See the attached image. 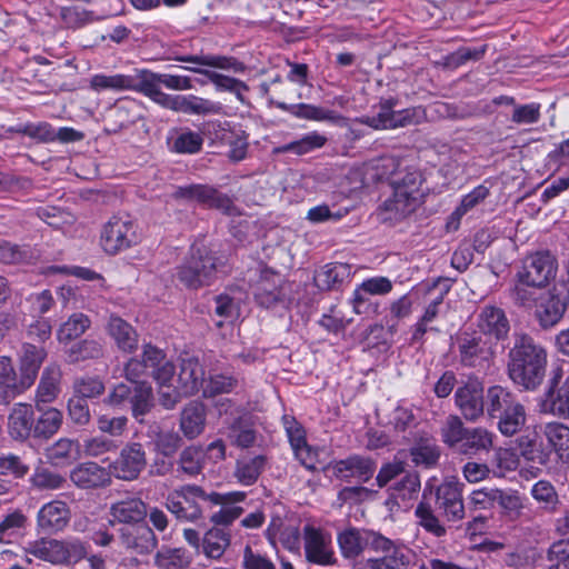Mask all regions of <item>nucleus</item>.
I'll return each mask as SVG.
<instances>
[{"mask_svg": "<svg viewBox=\"0 0 569 569\" xmlns=\"http://www.w3.org/2000/svg\"><path fill=\"white\" fill-rule=\"evenodd\" d=\"M546 368V349L530 335L515 332L507 362V372L512 382L527 391L536 390L545 379Z\"/></svg>", "mask_w": 569, "mask_h": 569, "instance_id": "obj_1", "label": "nucleus"}, {"mask_svg": "<svg viewBox=\"0 0 569 569\" xmlns=\"http://www.w3.org/2000/svg\"><path fill=\"white\" fill-rule=\"evenodd\" d=\"M422 184L423 180H390L392 196L380 208V220L392 226L415 212L426 196Z\"/></svg>", "mask_w": 569, "mask_h": 569, "instance_id": "obj_2", "label": "nucleus"}, {"mask_svg": "<svg viewBox=\"0 0 569 569\" xmlns=\"http://www.w3.org/2000/svg\"><path fill=\"white\" fill-rule=\"evenodd\" d=\"M174 375V366L163 350L146 343L140 358H131L124 366L127 380L138 383L141 378L151 376L157 383L170 382Z\"/></svg>", "mask_w": 569, "mask_h": 569, "instance_id": "obj_3", "label": "nucleus"}, {"mask_svg": "<svg viewBox=\"0 0 569 569\" xmlns=\"http://www.w3.org/2000/svg\"><path fill=\"white\" fill-rule=\"evenodd\" d=\"M217 273V258L206 246H192L189 257L178 268V279L190 289L209 286Z\"/></svg>", "mask_w": 569, "mask_h": 569, "instance_id": "obj_4", "label": "nucleus"}, {"mask_svg": "<svg viewBox=\"0 0 569 569\" xmlns=\"http://www.w3.org/2000/svg\"><path fill=\"white\" fill-rule=\"evenodd\" d=\"M396 104L397 100L393 98L381 100L376 116H362L358 122L375 130H387L418 124L425 118V110L421 107L395 111Z\"/></svg>", "mask_w": 569, "mask_h": 569, "instance_id": "obj_5", "label": "nucleus"}, {"mask_svg": "<svg viewBox=\"0 0 569 569\" xmlns=\"http://www.w3.org/2000/svg\"><path fill=\"white\" fill-rule=\"evenodd\" d=\"M27 552L53 565L78 562L87 557V548L78 539H41L30 543Z\"/></svg>", "mask_w": 569, "mask_h": 569, "instance_id": "obj_6", "label": "nucleus"}, {"mask_svg": "<svg viewBox=\"0 0 569 569\" xmlns=\"http://www.w3.org/2000/svg\"><path fill=\"white\" fill-rule=\"evenodd\" d=\"M459 361L463 367L478 371L488 370L493 362L495 351L480 333H462L458 338Z\"/></svg>", "mask_w": 569, "mask_h": 569, "instance_id": "obj_7", "label": "nucleus"}, {"mask_svg": "<svg viewBox=\"0 0 569 569\" xmlns=\"http://www.w3.org/2000/svg\"><path fill=\"white\" fill-rule=\"evenodd\" d=\"M557 259L549 251H537L529 254L518 272V279L528 287H545L556 278Z\"/></svg>", "mask_w": 569, "mask_h": 569, "instance_id": "obj_8", "label": "nucleus"}, {"mask_svg": "<svg viewBox=\"0 0 569 569\" xmlns=\"http://www.w3.org/2000/svg\"><path fill=\"white\" fill-rule=\"evenodd\" d=\"M147 465L144 446L130 441L121 448L118 457L109 465V470L117 479L133 481L140 477Z\"/></svg>", "mask_w": 569, "mask_h": 569, "instance_id": "obj_9", "label": "nucleus"}, {"mask_svg": "<svg viewBox=\"0 0 569 569\" xmlns=\"http://www.w3.org/2000/svg\"><path fill=\"white\" fill-rule=\"evenodd\" d=\"M372 550L381 557L369 558V569H407L411 562L410 550L379 533L372 538Z\"/></svg>", "mask_w": 569, "mask_h": 569, "instance_id": "obj_10", "label": "nucleus"}, {"mask_svg": "<svg viewBox=\"0 0 569 569\" xmlns=\"http://www.w3.org/2000/svg\"><path fill=\"white\" fill-rule=\"evenodd\" d=\"M139 240L137 227L132 220L122 217H112L101 233V246L109 254L126 250Z\"/></svg>", "mask_w": 569, "mask_h": 569, "instance_id": "obj_11", "label": "nucleus"}, {"mask_svg": "<svg viewBox=\"0 0 569 569\" xmlns=\"http://www.w3.org/2000/svg\"><path fill=\"white\" fill-rule=\"evenodd\" d=\"M569 305V293L556 289L537 297L533 317L540 328L547 330L557 326L563 318Z\"/></svg>", "mask_w": 569, "mask_h": 569, "instance_id": "obj_12", "label": "nucleus"}, {"mask_svg": "<svg viewBox=\"0 0 569 569\" xmlns=\"http://www.w3.org/2000/svg\"><path fill=\"white\" fill-rule=\"evenodd\" d=\"M456 406L462 417L470 422L483 416V383L475 376H469L455 392Z\"/></svg>", "mask_w": 569, "mask_h": 569, "instance_id": "obj_13", "label": "nucleus"}, {"mask_svg": "<svg viewBox=\"0 0 569 569\" xmlns=\"http://www.w3.org/2000/svg\"><path fill=\"white\" fill-rule=\"evenodd\" d=\"M462 485L458 481H443L436 489V506L443 519L449 522L460 521L465 517Z\"/></svg>", "mask_w": 569, "mask_h": 569, "instance_id": "obj_14", "label": "nucleus"}, {"mask_svg": "<svg viewBox=\"0 0 569 569\" xmlns=\"http://www.w3.org/2000/svg\"><path fill=\"white\" fill-rule=\"evenodd\" d=\"M177 498L182 499L186 521L194 522L203 517V511L209 503H219L223 497L219 492L206 493L196 485H184L177 489Z\"/></svg>", "mask_w": 569, "mask_h": 569, "instance_id": "obj_15", "label": "nucleus"}, {"mask_svg": "<svg viewBox=\"0 0 569 569\" xmlns=\"http://www.w3.org/2000/svg\"><path fill=\"white\" fill-rule=\"evenodd\" d=\"M173 197L186 201H197L208 207L217 208L227 214H232L233 211L232 201L208 184L192 183L180 187L176 190Z\"/></svg>", "mask_w": 569, "mask_h": 569, "instance_id": "obj_16", "label": "nucleus"}, {"mask_svg": "<svg viewBox=\"0 0 569 569\" xmlns=\"http://www.w3.org/2000/svg\"><path fill=\"white\" fill-rule=\"evenodd\" d=\"M477 327L480 333L495 338L497 341L507 340L511 329L505 310L493 305L480 308L477 315Z\"/></svg>", "mask_w": 569, "mask_h": 569, "instance_id": "obj_17", "label": "nucleus"}, {"mask_svg": "<svg viewBox=\"0 0 569 569\" xmlns=\"http://www.w3.org/2000/svg\"><path fill=\"white\" fill-rule=\"evenodd\" d=\"M119 539L121 545L138 555H149L156 550L158 539L146 522L123 526L119 530Z\"/></svg>", "mask_w": 569, "mask_h": 569, "instance_id": "obj_18", "label": "nucleus"}, {"mask_svg": "<svg viewBox=\"0 0 569 569\" xmlns=\"http://www.w3.org/2000/svg\"><path fill=\"white\" fill-rule=\"evenodd\" d=\"M32 385L23 373L17 375L10 358H0V406H8Z\"/></svg>", "mask_w": 569, "mask_h": 569, "instance_id": "obj_19", "label": "nucleus"}, {"mask_svg": "<svg viewBox=\"0 0 569 569\" xmlns=\"http://www.w3.org/2000/svg\"><path fill=\"white\" fill-rule=\"evenodd\" d=\"M71 482L79 489L92 490L111 483V473L93 461L78 463L70 471Z\"/></svg>", "mask_w": 569, "mask_h": 569, "instance_id": "obj_20", "label": "nucleus"}, {"mask_svg": "<svg viewBox=\"0 0 569 569\" xmlns=\"http://www.w3.org/2000/svg\"><path fill=\"white\" fill-rule=\"evenodd\" d=\"M71 517V511L67 502L62 500H52L44 503L37 515L38 528L43 532H58L63 530Z\"/></svg>", "mask_w": 569, "mask_h": 569, "instance_id": "obj_21", "label": "nucleus"}, {"mask_svg": "<svg viewBox=\"0 0 569 569\" xmlns=\"http://www.w3.org/2000/svg\"><path fill=\"white\" fill-rule=\"evenodd\" d=\"M133 86L134 88H131V91L142 93L163 108H170L174 96L162 92L161 86L163 83L160 81V73L146 69L141 70L136 77L133 76Z\"/></svg>", "mask_w": 569, "mask_h": 569, "instance_id": "obj_22", "label": "nucleus"}, {"mask_svg": "<svg viewBox=\"0 0 569 569\" xmlns=\"http://www.w3.org/2000/svg\"><path fill=\"white\" fill-rule=\"evenodd\" d=\"M376 463L368 457L359 455L350 456L339 460L333 465V473L340 479L357 478L361 482H367L375 472Z\"/></svg>", "mask_w": 569, "mask_h": 569, "instance_id": "obj_23", "label": "nucleus"}, {"mask_svg": "<svg viewBox=\"0 0 569 569\" xmlns=\"http://www.w3.org/2000/svg\"><path fill=\"white\" fill-rule=\"evenodd\" d=\"M495 438L485 427H468L457 452L469 457L488 453L495 446Z\"/></svg>", "mask_w": 569, "mask_h": 569, "instance_id": "obj_24", "label": "nucleus"}, {"mask_svg": "<svg viewBox=\"0 0 569 569\" xmlns=\"http://www.w3.org/2000/svg\"><path fill=\"white\" fill-rule=\"evenodd\" d=\"M34 415L31 405L16 403L8 417V432L13 440L33 437Z\"/></svg>", "mask_w": 569, "mask_h": 569, "instance_id": "obj_25", "label": "nucleus"}, {"mask_svg": "<svg viewBox=\"0 0 569 569\" xmlns=\"http://www.w3.org/2000/svg\"><path fill=\"white\" fill-rule=\"evenodd\" d=\"M379 532L349 528L338 533L337 540L341 553L347 559H355L362 553L366 547L372 549V538Z\"/></svg>", "mask_w": 569, "mask_h": 569, "instance_id": "obj_26", "label": "nucleus"}, {"mask_svg": "<svg viewBox=\"0 0 569 569\" xmlns=\"http://www.w3.org/2000/svg\"><path fill=\"white\" fill-rule=\"evenodd\" d=\"M520 456L527 461L539 466H546L550 460L551 449L542 443L536 430L527 429L516 440Z\"/></svg>", "mask_w": 569, "mask_h": 569, "instance_id": "obj_27", "label": "nucleus"}, {"mask_svg": "<svg viewBox=\"0 0 569 569\" xmlns=\"http://www.w3.org/2000/svg\"><path fill=\"white\" fill-rule=\"evenodd\" d=\"M280 282L281 278L279 274L270 271L262 272L254 289L257 302L264 308H271L277 303L284 302L286 292Z\"/></svg>", "mask_w": 569, "mask_h": 569, "instance_id": "obj_28", "label": "nucleus"}, {"mask_svg": "<svg viewBox=\"0 0 569 569\" xmlns=\"http://www.w3.org/2000/svg\"><path fill=\"white\" fill-rule=\"evenodd\" d=\"M305 552L310 562L318 565H332L336 559L333 552L328 549L322 532L312 526L303 528Z\"/></svg>", "mask_w": 569, "mask_h": 569, "instance_id": "obj_29", "label": "nucleus"}, {"mask_svg": "<svg viewBox=\"0 0 569 569\" xmlns=\"http://www.w3.org/2000/svg\"><path fill=\"white\" fill-rule=\"evenodd\" d=\"M110 511L117 521L131 526L143 523L148 506L140 498H128L112 503Z\"/></svg>", "mask_w": 569, "mask_h": 569, "instance_id": "obj_30", "label": "nucleus"}, {"mask_svg": "<svg viewBox=\"0 0 569 569\" xmlns=\"http://www.w3.org/2000/svg\"><path fill=\"white\" fill-rule=\"evenodd\" d=\"M204 370L196 358L182 359L177 378V386L189 397L199 391L203 383Z\"/></svg>", "mask_w": 569, "mask_h": 569, "instance_id": "obj_31", "label": "nucleus"}, {"mask_svg": "<svg viewBox=\"0 0 569 569\" xmlns=\"http://www.w3.org/2000/svg\"><path fill=\"white\" fill-rule=\"evenodd\" d=\"M351 266L342 262L327 263L315 274V283L321 290L338 289L351 277Z\"/></svg>", "mask_w": 569, "mask_h": 569, "instance_id": "obj_32", "label": "nucleus"}, {"mask_svg": "<svg viewBox=\"0 0 569 569\" xmlns=\"http://www.w3.org/2000/svg\"><path fill=\"white\" fill-rule=\"evenodd\" d=\"M169 109L187 114L206 116L219 113L221 104L193 94L174 96Z\"/></svg>", "mask_w": 569, "mask_h": 569, "instance_id": "obj_33", "label": "nucleus"}, {"mask_svg": "<svg viewBox=\"0 0 569 569\" xmlns=\"http://www.w3.org/2000/svg\"><path fill=\"white\" fill-rule=\"evenodd\" d=\"M107 330L120 350L129 353L137 350L138 335L129 322L112 315L108 320Z\"/></svg>", "mask_w": 569, "mask_h": 569, "instance_id": "obj_34", "label": "nucleus"}, {"mask_svg": "<svg viewBox=\"0 0 569 569\" xmlns=\"http://www.w3.org/2000/svg\"><path fill=\"white\" fill-rule=\"evenodd\" d=\"M223 497V501L219 503H209V506H220V510L212 512L209 519L217 526H229L243 512L241 507L234 506L237 502H241L246 498V493L242 491H232L228 493H220Z\"/></svg>", "mask_w": 569, "mask_h": 569, "instance_id": "obj_35", "label": "nucleus"}, {"mask_svg": "<svg viewBox=\"0 0 569 569\" xmlns=\"http://www.w3.org/2000/svg\"><path fill=\"white\" fill-rule=\"evenodd\" d=\"M206 426L204 406L198 401L188 403L180 415V429L186 438L192 440L200 436Z\"/></svg>", "mask_w": 569, "mask_h": 569, "instance_id": "obj_36", "label": "nucleus"}, {"mask_svg": "<svg viewBox=\"0 0 569 569\" xmlns=\"http://www.w3.org/2000/svg\"><path fill=\"white\" fill-rule=\"evenodd\" d=\"M542 411L569 419V376L558 388H551L542 403Z\"/></svg>", "mask_w": 569, "mask_h": 569, "instance_id": "obj_37", "label": "nucleus"}, {"mask_svg": "<svg viewBox=\"0 0 569 569\" xmlns=\"http://www.w3.org/2000/svg\"><path fill=\"white\" fill-rule=\"evenodd\" d=\"M40 416L34 419L33 438L49 439L60 429L62 425V412L56 408H42L37 406Z\"/></svg>", "mask_w": 569, "mask_h": 569, "instance_id": "obj_38", "label": "nucleus"}, {"mask_svg": "<svg viewBox=\"0 0 569 569\" xmlns=\"http://www.w3.org/2000/svg\"><path fill=\"white\" fill-rule=\"evenodd\" d=\"M519 402L516 395L502 386H492L487 390V412L490 418H498Z\"/></svg>", "mask_w": 569, "mask_h": 569, "instance_id": "obj_39", "label": "nucleus"}, {"mask_svg": "<svg viewBox=\"0 0 569 569\" xmlns=\"http://www.w3.org/2000/svg\"><path fill=\"white\" fill-rule=\"evenodd\" d=\"M173 60L179 62H188L196 66L211 67L224 70H233L234 72L244 71V64L233 57L204 54V56H176Z\"/></svg>", "mask_w": 569, "mask_h": 569, "instance_id": "obj_40", "label": "nucleus"}, {"mask_svg": "<svg viewBox=\"0 0 569 569\" xmlns=\"http://www.w3.org/2000/svg\"><path fill=\"white\" fill-rule=\"evenodd\" d=\"M276 107L282 111L306 120L315 121H335L338 119L333 110L325 109L308 103L288 104L286 102H276Z\"/></svg>", "mask_w": 569, "mask_h": 569, "instance_id": "obj_41", "label": "nucleus"}, {"mask_svg": "<svg viewBox=\"0 0 569 569\" xmlns=\"http://www.w3.org/2000/svg\"><path fill=\"white\" fill-rule=\"evenodd\" d=\"M426 491L427 490L425 489L422 499L415 509L417 523L435 537H443L447 532L446 527L441 523L440 518L436 515L433 507L427 500Z\"/></svg>", "mask_w": 569, "mask_h": 569, "instance_id": "obj_42", "label": "nucleus"}, {"mask_svg": "<svg viewBox=\"0 0 569 569\" xmlns=\"http://www.w3.org/2000/svg\"><path fill=\"white\" fill-rule=\"evenodd\" d=\"M409 455L416 466L429 469L438 465L441 451L433 439L421 438L409 449Z\"/></svg>", "mask_w": 569, "mask_h": 569, "instance_id": "obj_43", "label": "nucleus"}, {"mask_svg": "<svg viewBox=\"0 0 569 569\" xmlns=\"http://www.w3.org/2000/svg\"><path fill=\"white\" fill-rule=\"evenodd\" d=\"M283 426L290 445L301 463L308 469H315V466L307 461V457L310 455V448L307 445L302 427L295 420V418L288 416L283 417Z\"/></svg>", "mask_w": 569, "mask_h": 569, "instance_id": "obj_44", "label": "nucleus"}, {"mask_svg": "<svg viewBox=\"0 0 569 569\" xmlns=\"http://www.w3.org/2000/svg\"><path fill=\"white\" fill-rule=\"evenodd\" d=\"M103 357V346L94 339H83L66 350L68 363H79L87 360H97Z\"/></svg>", "mask_w": 569, "mask_h": 569, "instance_id": "obj_45", "label": "nucleus"}, {"mask_svg": "<svg viewBox=\"0 0 569 569\" xmlns=\"http://www.w3.org/2000/svg\"><path fill=\"white\" fill-rule=\"evenodd\" d=\"M230 542V535L224 529L213 527L202 538V552L206 557L218 560L223 556Z\"/></svg>", "mask_w": 569, "mask_h": 569, "instance_id": "obj_46", "label": "nucleus"}, {"mask_svg": "<svg viewBox=\"0 0 569 569\" xmlns=\"http://www.w3.org/2000/svg\"><path fill=\"white\" fill-rule=\"evenodd\" d=\"M189 71L207 77L216 86L217 90L232 92L241 101L243 100L242 92L249 89L244 82L216 71L202 68H189Z\"/></svg>", "mask_w": 569, "mask_h": 569, "instance_id": "obj_47", "label": "nucleus"}, {"mask_svg": "<svg viewBox=\"0 0 569 569\" xmlns=\"http://www.w3.org/2000/svg\"><path fill=\"white\" fill-rule=\"evenodd\" d=\"M328 141L327 137L317 131L305 134L301 139L286 143L274 149L276 152H291L298 156L307 154L313 150L322 148Z\"/></svg>", "mask_w": 569, "mask_h": 569, "instance_id": "obj_48", "label": "nucleus"}, {"mask_svg": "<svg viewBox=\"0 0 569 569\" xmlns=\"http://www.w3.org/2000/svg\"><path fill=\"white\" fill-rule=\"evenodd\" d=\"M46 351L42 347L26 342L22 346L20 371L33 383L39 368L46 358Z\"/></svg>", "mask_w": 569, "mask_h": 569, "instance_id": "obj_49", "label": "nucleus"}, {"mask_svg": "<svg viewBox=\"0 0 569 569\" xmlns=\"http://www.w3.org/2000/svg\"><path fill=\"white\" fill-rule=\"evenodd\" d=\"M498 429L506 436L511 437L521 431L527 421V413L523 405L519 402L511 407L509 411L503 412L498 418Z\"/></svg>", "mask_w": 569, "mask_h": 569, "instance_id": "obj_50", "label": "nucleus"}, {"mask_svg": "<svg viewBox=\"0 0 569 569\" xmlns=\"http://www.w3.org/2000/svg\"><path fill=\"white\" fill-rule=\"evenodd\" d=\"M91 321L84 313L78 312L71 315L67 321L61 323L57 330L59 342L67 343L83 335L90 327Z\"/></svg>", "mask_w": 569, "mask_h": 569, "instance_id": "obj_51", "label": "nucleus"}, {"mask_svg": "<svg viewBox=\"0 0 569 569\" xmlns=\"http://www.w3.org/2000/svg\"><path fill=\"white\" fill-rule=\"evenodd\" d=\"M267 458L262 455L238 460L236 477L244 486L253 485L266 467Z\"/></svg>", "mask_w": 569, "mask_h": 569, "instance_id": "obj_52", "label": "nucleus"}, {"mask_svg": "<svg viewBox=\"0 0 569 569\" xmlns=\"http://www.w3.org/2000/svg\"><path fill=\"white\" fill-rule=\"evenodd\" d=\"M152 443L157 453L172 458L182 447L183 439L178 431L160 429L154 432Z\"/></svg>", "mask_w": 569, "mask_h": 569, "instance_id": "obj_53", "label": "nucleus"}, {"mask_svg": "<svg viewBox=\"0 0 569 569\" xmlns=\"http://www.w3.org/2000/svg\"><path fill=\"white\" fill-rule=\"evenodd\" d=\"M228 437L232 445L240 448H249L256 441V431L250 418L239 417L229 427Z\"/></svg>", "mask_w": 569, "mask_h": 569, "instance_id": "obj_54", "label": "nucleus"}, {"mask_svg": "<svg viewBox=\"0 0 569 569\" xmlns=\"http://www.w3.org/2000/svg\"><path fill=\"white\" fill-rule=\"evenodd\" d=\"M90 87L94 91L113 90L123 91L131 90L133 86V76L130 74H94L90 80Z\"/></svg>", "mask_w": 569, "mask_h": 569, "instance_id": "obj_55", "label": "nucleus"}, {"mask_svg": "<svg viewBox=\"0 0 569 569\" xmlns=\"http://www.w3.org/2000/svg\"><path fill=\"white\" fill-rule=\"evenodd\" d=\"M204 453L196 446L186 447L177 460L178 469L189 477L201 473L203 469Z\"/></svg>", "mask_w": 569, "mask_h": 569, "instance_id": "obj_56", "label": "nucleus"}, {"mask_svg": "<svg viewBox=\"0 0 569 569\" xmlns=\"http://www.w3.org/2000/svg\"><path fill=\"white\" fill-rule=\"evenodd\" d=\"M60 372L57 367H48L44 369L37 390V405L48 403L56 399L58 395V382Z\"/></svg>", "mask_w": 569, "mask_h": 569, "instance_id": "obj_57", "label": "nucleus"}, {"mask_svg": "<svg viewBox=\"0 0 569 569\" xmlns=\"http://www.w3.org/2000/svg\"><path fill=\"white\" fill-rule=\"evenodd\" d=\"M466 427L460 417L449 415L440 428V436L445 445L457 451L465 436Z\"/></svg>", "mask_w": 569, "mask_h": 569, "instance_id": "obj_58", "label": "nucleus"}, {"mask_svg": "<svg viewBox=\"0 0 569 569\" xmlns=\"http://www.w3.org/2000/svg\"><path fill=\"white\" fill-rule=\"evenodd\" d=\"M543 436L552 451H565L569 449V427L561 422H549L543 427Z\"/></svg>", "mask_w": 569, "mask_h": 569, "instance_id": "obj_59", "label": "nucleus"}, {"mask_svg": "<svg viewBox=\"0 0 569 569\" xmlns=\"http://www.w3.org/2000/svg\"><path fill=\"white\" fill-rule=\"evenodd\" d=\"M487 196L488 189L483 186H478L470 193L465 196L461 200L460 206L457 207L456 210L451 213L448 221V227L453 226V229H457L462 216L466 214L473 207H476Z\"/></svg>", "mask_w": 569, "mask_h": 569, "instance_id": "obj_60", "label": "nucleus"}, {"mask_svg": "<svg viewBox=\"0 0 569 569\" xmlns=\"http://www.w3.org/2000/svg\"><path fill=\"white\" fill-rule=\"evenodd\" d=\"M420 477L417 471H406L388 487V491L401 497L402 500L412 498L420 490Z\"/></svg>", "mask_w": 569, "mask_h": 569, "instance_id": "obj_61", "label": "nucleus"}, {"mask_svg": "<svg viewBox=\"0 0 569 569\" xmlns=\"http://www.w3.org/2000/svg\"><path fill=\"white\" fill-rule=\"evenodd\" d=\"M74 397H81L83 400L101 396L104 390V383L99 377L83 376L76 378L72 385Z\"/></svg>", "mask_w": 569, "mask_h": 569, "instance_id": "obj_62", "label": "nucleus"}, {"mask_svg": "<svg viewBox=\"0 0 569 569\" xmlns=\"http://www.w3.org/2000/svg\"><path fill=\"white\" fill-rule=\"evenodd\" d=\"M132 415L133 417L142 422L140 417L148 413L152 407V389L147 383H139L134 389V395L131 399Z\"/></svg>", "mask_w": 569, "mask_h": 569, "instance_id": "obj_63", "label": "nucleus"}, {"mask_svg": "<svg viewBox=\"0 0 569 569\" xmlns=\"http://www.w3.org/2000/svg\"><path fill=\"white\" fill-rule=\"evenodd\" d=\"M31 485L39 490H57L61 489L66 479L57 472H53L47 468H40L34 471L30 478Z\"/></svg>", "mask_w": 569, "mask_h": 569, "instance_id": "obj_64", "label": "nucleus"}]
</instances>
